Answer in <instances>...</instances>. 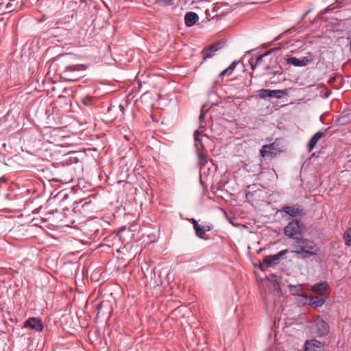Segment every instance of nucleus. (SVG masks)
<instances>
[{
    "mask_svg": "<svg viewBox=\"0 0 351 351\" xmlns=\"http://www.w3.org/2000/svg\"><path fill=\"white\" fill-rule=\"evenodd\" d=\"M293 250L291 251L298 258L304 259L313 255H316L319 248L314 241L307 239H297L292 244Z\"/></svg>",
    "mask_w": 351,
    "mask_h": 351,
    "instance_id": "nucleus-1",
    "label": "nucleus"
},
{
    "mask_svg": "<svg viewBox=\"0 0 351 351\" xmlns=\"http://www.w3.org/2000/svg\"><path fill=\"white\" fill-rule=\"evenodd\" d=\"M282 152L280 142L276 139L272 143L263 145L260 150V154L263 158L271 159L275 158Z\"/></svg>",
    "mask_w": 351,
    "mask_h": 351,
    "instance_id": "nucleus-2",
    "label": "nucleus"
},
{
    "mask_svg": "<svg viewBox=\"0 0 351 351\" xmlns=\"http://www.w3.org/2000/svg\"><path fill=\"white\" fill-rule=\"evenodd\" d=\"M287 250H283L276 254L265 256L263 261L260 263L259 268L263 271L268 267L277 265L280 258L287 254Z\"/></svg>",
    "mask_w": 351,
    "mask_h": 351,
    "instance_id": "nucleus-3",
    "label": "nucleus"
},
{
    "mask_svg": "<svg viewBox=\"0 0 351 351\" xmlns=\"http://www.w3.org/2000/svg\"><path fill=\"white\" fill-rule=\"evenodd\" d=\"M80 156L81 154L78 152L67 150V166H69L67 171H69V173L75 171V168L73 166H72V164L73 163L77 164V168L80 170V171L82 169V164L79 163Z\"/></svg>",
    "mask_w": 351,
    "mask_h": 351,
    "instance_id": "nucleus-4",
    "label": "nucleus"
},
{
    "mask_svg": "<svg viewBox=\"0 0 351 351\" xmlns=\"http://www.w3.org/2000/svg\"><path fill=\"white\" fill-rule=\"evenodd\" d=\"M301 234L300 222L298 220H292L285 228V234L290 238H295L298 234Z\"/></svg>",
    "mask_w": 351,
    "mask_h": 351,
    "instance_id": "nucleus-5",
    "label": "nucleus"
},
{
    "mask_svg": "<svg viewBox=\"0 0 351 351\" xmlns=\"http://www.w3.org/2000/svg\"><path fill=\"white\" fill-rule=\"evenodd\" d=\"M82 71L78 66H67V82H75L82 77Z\"/></svg>",
    "mask_w": 351,
    "mask_h": 351,
    "instance_id": "nucleus-6",
    "label": "nucleus"
},
{
    "mask_svg": "<svg viewBox=\"0 0 351 351\" xmlns=\"http://www.w3.org/2000/svg\"><path fill=\"white\" fill-rule=\"evenodd\" d=\"M195 145L197 152L205 149L204 142L208 141V137L203 135L202 132L196 130L194 132Z\"/></svg>",
    "mask_w": 351,
    "mask_h": 351,
    "instance_id": "nucleus-7",
    "label": "nucleus"
},
{
    "mask_svg": "<svg viewBox=\"0 0 351 351\" xmlns=\"http://www.w3.org/2000/svg\"><path fill=\"white\" fill-rule=\"evenodd\" d=\"M286 62L287 64L293 65L295 66H304L312 62V58L310 57L304 56L301 59H299L296 57L292 56L287 58L286 59Z\"/></svg>",
    "mask_w": 351,
    "mask_h": 351,
    "instance_id": "nucleus-8",
    "label": "nucleus"
},
{
    "mask_svg": "<svg viewBox=\"0 0 351 351\" xmlns=\"http://www.w3.org/2000/svg\"><path fill=\"white\" fill-rule=\"evenodd\" d=\"M327 298L328 295L324 293H317L310 298L308 304L316 308L320 307L325 303Z\"/></svg>",
    "mask_w": 351,
    "mask_h": 351,
    "instance_id": "nucleus-9",
    "label": "nucleus"
},
{
    "mask_svg": "<svg viewBox=\"0 0 351 351\" xmlns=\"http://www.w3.org/2000/svg\"><path fill=\"white\" fill-rule=\"evenodd\" d=\"M23 328H30L32 329H43L41 319L39 317H29L23 324Z\"/></svg>",
    "mask_w": 351,
    "mask_h": 351,
    "instance_id": "nucleus-10",
    "label": "nucleus"
},
{
    "mask_svg": "<svg viewBox=\"0 0 351 351\" xmlns=\"http://www.w3.org/2000/svg\"><path fill=\"white\" fill-rule=\"evenodd\" d=\"M281 210L291 217H298L303 214L302 210L298 206H284Z\"/></svg>",
    "mask_w": 351,
    "mask_h": 351,
    "instance_id": "nucleus-11",
    "label": "nucleus"
},
{
    "mask_svg": "<svg viewBox=\"0 0 351 351\" xmlns=\"http://www.w3.org/2000/svg\"><path fill=\"white\" fill-rule=\"evenodd\" d=\"M322 347V343L317 340L312 339L305 343L306 351H321Z\"/></svg>",
    "mask_w": 351,
    "mask_h": 351,
    "instance_id": "nucleus-12",
    "label": "nucleus"
},
{
    "mask_svg": "<svg viewBox=\"0 0 351 351\" xmlns=\"http://www.w3.org/2000/svg\"><path fill=\"white\" fill-rule=\"evenodd\" d=\"M199 16L197 14L193 12H188L184 16V22L187 27L194 25L197 22Z\"/></svg>",
    "mask_w": 351,
    "mask_h": 351,
    "instance_id": "nucleus-13",
    "label": "nucleus"
},
{
    "mask_svg": "<svg viewBox=\"0 0 351 351\" xmlns=\"http://www.w3.org/2000/svg\"><path fill=\"white\" fill-rule=\"evenodd\" d=\"M68 235L71 238L80 241L82 237V232L80 228L67 225V236Z\"/></svg>",
    "mask_w": 351,
    "mask_h": 351,
    "instance_id": "nucleus-14",
    "label": "nucleus"
},
{
    "mask_svg": "<svg viewBox=\"0 0 351 351\" xmlns=\"http://www.w3.org/2000/svg\"><path fill=\"white\" fill-rule=\"evenodd\" d=\"M221 45H222L221 43H216V44L211 45L206 50H204L202 51L204 60H206L207 58H210L213 57V56L214 55V53L221 48Z\"/></svg>",
    "mask_w": 351,
    "mask_h": 351,
    "instance_id": "nucleus-15",
    "label": "nucleus"
},
{
    "mask_svg": "<svg viewBox=\"0 0 351 351\" xmlns=\"http://www.w3.org/2000/svg\"><path fill=\"white\" fill-rule=\"evenodd\" d=\"M269 81L271 84H276L285 80L282 71H276L269 73Z\"/></svg>",
    "mask_w": 351,
    "mask_h": 351,
    "instance_id": "nucleus-16",
    "label": "nucleus"
},
{
    "mask_svg": "<svg viewBox=\"0 0 351 351\" xmlns=\"http://www.w3.org/2000/svg\"><path fill=\"white\" fill-rule=\"evenodd\" d=\"M323 136V132L319 131L316 132L308 141L307 146L308 152H311L315 147L317 141Z\"/></svg>",
    "mask_w": 351,
    "mask_h": 351,
    "instance_id": "nucleus-17",
    "label": "nucleus"
},
{
    "mask_svg": "<svg viewBox=\"0 0 351 351\" xmlns=\"http://www.w3.org/2000/svg\"><path fill=\"white\" fill-rule=\"evenodd\" d=\"M101 330H89L88 338L93 343L101 342L102 337Z\"/></svg>",
    "mask_w": 351,
    "mask_h": 351,
    "instance_id": "nucleus-18",
    "label": "nucleus"
},
{
    "mask_svg": "<svg viewBox=\"0 0 351 351\" xmlns=\"http://www.w3.org/2000/svg\"><path fill=\"white\" fill-rule=\"evenodd\" d=\"M271 51L270 50V51H267V52H266L265 53H264L263 55L258 56V58H256V59H254V58H251V59L250 60V61H249V63H250V66H251V69H252V70H254V69H255L257 66L260 65V64L262 63L263 60V58H264L265 56H267V55L270 54V53H271Z\"/></svg>",
    "mask_w": 351,
    "mask_h": 351,
    "instance_id": "nucleus-19",
    "label": "nucleus"
},
{
    "mask_svg": "<svg viewBox=\"0 0 351 351\" xmlns=\"http://www.w3.org/2000/svg\"><path fill=\"white\" fill-rule=\"evenodd\" d=\"M191 221L193 223V226L194 230H195V233L197 236L199 237H202V234H204L206 231H209L210 228L204 229V227H201L197 221L195 219H191Z\"/></svg>",
    "mask_w": 351,
    "mask_h": 351,
    "instance_id": "nucleus-20",
    "label": "nucleus"
},
{
    "mask_svg": "<svg viewBox=\"0 0 351 351\" xmlns=\"http://www.w3.org/2000/svg\"><path fill=\"white\" fill-rule=\"evenodd\" d=\"M328 285L327 282H319L315 284L313 286H312V291L317 293H323L326 289L328 288Z\"/></svg>",
    "mask_w": 351,
    "mask_h": 351,
    "instance_id": "nucleus-21",
    "label": "nucleus"
},
{
    "mask_svg": "<svg viewBox=\"0 0 351 351\" xmlns=\"http://www.w3.org/2000/svg\"><path fill=\"white\" fill-rule=\"evenodd\" d=\"M313 325L316 329H326L328 327L327 323L320 317L314 319Z\"/></svg>",
    "mask_w": 351,
    "mask_h": 351,
    "instance_id": "nucleus-22",
    "label": "nucleus"
},
{
    "mask_svg": "<svg viewBox=\"0 0 351 351\" xmlns=\"http://www.w3.org/2000/svg\"><path fill=\"white\" fill-rule=\"evenodd\" d=\"M80 125L81 124L78 121L72 120L68 125L69 126V129H67V132H71L72 134H77L80 130Z\"/></svg>",
    "mask_w": 351,
    "mask_h": 351,
    "instance_id": "nucleus-23",
    "label": "nucleus"
},
{
    "mask_svg": "<svg viewBox=\"0 0 351 351\" xmlns=\"http://www.w3.org/2000/svg\"><path fill=\"white\" fill-rule=\"evenodd\" d=\"M19 2L16 0H11L9 3H7L5 6V10L8 12H11L14 11L16 8V5Z\"/></svg>",
    "mask_w": 351,
    "mask_h": 351,
    "instance_id": "nucleus-24",
    "label": "nucleus"
},
{
    "mask_svg": "<svg viewBox=\"0 0 351 351\" xmlns=\"http://www.w3.org/2000/svg\"><path fill=\"white\" fill-rule=\"evenodd\" d=\"M269 97L280 98L285 94L283 90H269Z\"/></svg>",
    "mask_w": 351,
    "mask_h": 351,
    "instance_id": "nucleus-25",
    "label": "nucleus"
},
{
    "mask_svg": "<svg viewBox=\"0 0 351 351\" xmlns=\"http://www.w3.org/2000/svg\"><path fill=\"white\" fill-rule=\"evenodd\" d=\"M343 239L347 245H351V227L344 233Z\"/></svg>",
    "mask_w": 351,
    "mask_h": 351,
    "instance_id": "nucleus-26",
    "label": "nucleus"
},
{
    "mask_svg": "<svg viewBox=\"0 0 351 351\" xmlns=\"http://www.w3.org/2000/svg\"><path fill=\"white\" fill-rule=\"evenodd\" d=\"M269 89H261L258 90V95L263 99L269 97Z\"/></svg>",
    "mask_w": 351,
    "mask_h": 351,
    "instance_id": "nucleus-27",
    "label": "nucleus"
},
{
    "mask_svg": "<svg viewBox=\"0 0 351 351\" xmlns=\"http://www.w3.org/2000/svg\"><path fill=\"white\" fill-rule=\"evenodd\" d=\"M299 296V302H300L301 303L305 304H308L309 302V299L306 295H303V294H301V295H298Z\"/></svg>",
    "mask_w": 351,
    "mask_h": 351,
    "instance_id": "nucleus-28",
    "label": "nucleus"
},
{
    "mask_svg": "<svg viewBox=\"0 0 351 351\" xmlns=\"http://www.w3.org/2000/svg\"><path fill=\"white\" fill-rule=\"evenodd\" d=\"M232 71H232V70L230 69V68L228 67V68H226V69H224L223 71H221V72L219 73V77H223V76H224V75H230L232 73Z\"/></svg>",
    "mask_w": 351,
    "mask_h": 351,
    "instance_id": "nucleus-29",
    "label": "nucleus"
},
{
    "mask_svg": "<svg viewBox=\"0 0 351 351\" xmlns=\"http://www.w3.org/2000/svg\"><path fill=\"white\" fill-rule=\"evenodd\" d=\"M157 2L168 5L171 3V0H156Z\"/></svg>",
    "mask_w": 351,
    "mask_h": 351,
    "instance_id": "nucleus-30",
    "label": "nucleus"
},
{
    "mask_svg": "<svg viewBox=\"0 0 351 351\" xmlns=\"http://www.w3.org/2000/svg\"><path fill=\"white\" fill-rule=\"evenodd\" d=\"M237 64V62L234 61V62H232L230 64V65L228 67H229V68H230V69H231L232 71H233V70L235 69V67H236Z\"/></svg>",
    "mask_w": 351,
    "mask_h": 351,
    "instance_id": "nucleus-31",
    "label": "nucleus"
},
{
    "mask_svg": "<svg viewBox=\"0 0 351 351\" xmlns=\"http://www.w3.org/2000/svg\"><path fill=\"white\" fill-rule=\"evenodd\" d=\"M102 306H103V302H99L97 304V310L98 311V313L97 314L99 313L101 308H102Z\"/></svg>",
    "mask_w": 351,
    "mask_h": 351,
    "instance_id": "nucleus-32",
    "label": "nucleus"
},
{
    "mask_svg": "<svg viewBox=\"0 0 351 351\" xmlns=\"http://www.w3.org/2000/svg\"><path fill=\"white\" fill-rule=\"evenodd\" d=\"M71 188L72 189L74 193H76L79 189V187L77 186H71Z\"/></svg>",
    "mask_w": 351,
    "mask_h": 351,
    "instance_id": "nucleus-33",
    "label": "nucleus"
},
{
    "mask_svg": "<svg viewBox=\"0 0 351 351\" xmlns=\"http://www.w3.org/2000/svg\"><path fill=\"white\" fill-rule=\"evenodd\" d=\"M205 156L203 155V154H199V160L201 161H204L205 160Z\"/></svg>",
    "mask_w": 351,
    "mask_h": 351,
    "instance_id": "nucleus-34",
    "label": "nucleus"
},
{
    "mask_svg": "<svg viewBox=\"0 0 351 351\" xmlns=\"http://www.w3.org/2000/svg\"><path fill=\"white\" fill-rule=\"evenodd\" d=\"M74 180H75L74 176H72V177L71 178V179L69 180V182H67V184L73 182H74Z\"/></svg>",
    "mask_w": 351,
    "mask_h": 351,
    "instance_id": "nucleus-35",
    "label": "nucleus"
},
{
    "mask_svg": "<svg viewBox=\"0 0 351 351\" xmlns=\"http://www.w3.org/2000/svg\"><path fill=\"white\" fill-rule=\"evenodd\" d=\"M62 24V23L60 22V21H57L56 22V24L55 25L56 26L57 28H59L60 27V24Z\"/></svg>",
    "mask_w": 351,
    "mask_h": 351,
    "instance_id": "nucleus-36",
    "label": "nucleus"
},
{
    "mask_svg": "<svg viewBox=\"0 0 351 351\" xmlns=\"http://www.w3.org/2000/svg\"><path fill=\"white\" fill-rule=\"evenodd\" d=\"M320 331H321V332H322L321 333V335H327V332H328V330H320Z\"/></svg>",
    "mask_w": 351,
    "mask_h": 351,
    "instance_id": "nucleus-37",
    "label": "nucleus"
},
{
    "mask_svg": "<svg viewBox=\"0 0 351 351\" xmlns=\"http://www.w3.org/2000/svg\"><path fill=\"white\" fill-rule=\"evenodd\" d=\"M204 118V115L203 114H200L199 119L202 120Z\"/></svg>",
    "mask_w": 351,
    "mask_h": 351,
    "instance_id": "nucleus-38",
    "label": "nucleus"
},
{
    "mask_svg": "<svg viewBox=\"0 0 351 351\" xmlns=\"http://www.w3.org/2000/svg\"><path fill=\"white\" fill-rule=\"evenodd\" d=\"M125 230V227H122V228L120 229L119 232L124 231Z\"/></svg>",
    "mask_w": 351,
    "mask_h": 351,
    "instance_id": "nucleus-39",
    "label": "nucleus"
},
{
    "mask_svg": "<svg viewBox=\"0 0 351 351\" xmlns=\"http://www.w3.org/2000/svg\"><path fill=\"white\" fill-rule=\"evenodd\" d=\"M0 181H5V179H4L3 178H1L0 179Z\"/></svg>",
    "mask_w": 351,
    "mask_h": 351,
    "instance_id": "nucleus-40",
    "label": "nucleus"
},
{
    "mask_svg": "<svg viewBox=\"0 0 351 351\" xmlns=\"http://www.w3.org/2000/svg\"><path fill=\"white\" fill-rule=\"evenodd\" d=\"M89 203H90V202H85L84 204H82V206H84V205H85L86 204H89Z\"/></svg>",
    "mask_w": 351,
    "mask_h": 351,
    "instance_id": "nucleus-41",
    "label": "nucleus"
},
{
    "mask_svg": "<svg viewBox=\"0 0 351 351\" xmlns=\"http://www.w3.org/2000/svg\"><path fill=\"white\" fill-rule=\"evenodd\" d=\"M204 229L210 228L208 226H204Z\"/></svg>",
    "mask_w": 351,
    "mask_h": 351,
    "instance_id": "nucleus-42",
    "label": "nucleus"
},
{
    "mask_svg": "<svg viewBox=\"0 0 351 351\" xmlns=\"http://www.w3.org/2000/svg\"><path fill=\"white\" fill-rule=\"evenodd\" d=\"M53 351H57L56 349H54Z\"/></svg>",
    "mask_w": 351,
    "mask_h": 351,
    "instance_id": "nucleus-43",
    "label": "nucleus"
},
{
    "mask_svg": "<svg viewBox=\"0 0 351 351\" xmlns=\"http://www.w3.org/2000/svg\"><path fill=\"white\" fill-rule=\"evenodd\" d=\"M81 1H84L85 0H80Z\"/></svg>",
    "mask_w": 351,
    "mask_h": 351,
    "instance_id": "nucleus-44",
    "label": "nucleus"
}]
</instances>
